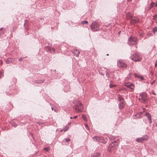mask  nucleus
Listing matches in <instances>:
<instances>
[{
  "instance_id": "38",
  "label": "nucleus",
  "mask_w": 157,
  "mask_h": 157,
  "mask_svg": "<svg viewBox=\"0 0 157 157\" xmlns=\"http://www.w3.org/2000/svg\"><path fill=\"white\" fill-rule=\"evenodd\" d=\"M106 139H105L104 140V141L103 142H102V143H106Z\"/></svg>"
},
{
  "instance_id": "42",
  "label": "nucleus",
  "mask_w": 157,
  "mask_h": 157,
  "mask_svg": "<svg viewBox=\"0 0 157 157\" xmlns=\"http://www.w3.org/2000/svg\"><path fill=\"white\" fill-rule=\"evenodd\" d=\"M99 74L101 75H103V74L102 73V72H100L99 73Z\"/></svg>"
},
{
  "instance_id": "9",
  "label": "nucleus",
  "mask_w": 157,
  "mask_h": 157,
  "mask_svg": "<svg viewBox=\"0 0 157 157\" xmlns=\"http://www.w3.org/2000/svg\"><path fill=\"white\" fill-rule=\"evenodd\" d=\"M119 140H115L113 142H111L109 145V147H114L116 145H117L118 144Z\"/></svg>"
},
{
  "instance_id": "8",
  "label": "nucleus",
  "mask_w": 157,
  "mask_h": 157,
  "mask_svg": "<svg viewBox=\"0 0 157 157\" xmlns=\"http://www.w3.org/2000/svg\"><path fill=\"white\" fill-rule=\"evenodd\" d=\"M148 137L147 135H145L142 137L137 138L136 141L138 142H142L145 140L147 139Z\"/></svg>"
},
{
  "instance_id": "29",
  "label": "nucleus",
  "mask_w": 157,
  "mask_h": 157,
  "mask_svg": "<svg viewBox=\"0 0 157 157\" xmlns=\"http://www.w3.org/2000/svg\"><path fill=\"white\" fill-rule=\"evenodd\" d=\"M116 86V85H114L113 84H109V87L110 88H112L113 87H115Z\"/></svg>"
},
{
  "instance_id": "18",
  "label": "nucleus",
  "mask_w": 157,
  "mask_h": 157,
  "mask_svg": "<svg viewBox=\"0 0 157 157\" xmlns=\"http://www.w3.org/2000/svg\"><path fill=\"white\" fill-rule=\"evenodd\" d=\"M100 155V154L99 152H96L91 155V157H99Z\"/></svg>"
},
{
  "instance_id": "15",
  "label": "nucleus",
  "mask_w": 157,
  "mask_h": 157,
  "mask_svg": "<svg viewBox=\"0 0 157 157\" xmlns=\"http://www.w3.org/2000/svg\"><path fill=\"white\" fill-rule=\"evenodd\" d=\"M101 138L100 137L97 136H94L93 138V139L94 141L96 142H100V140Z\"/></svg>"
},
{
  "instance_id": "43",
  "label": "nucleus",
  "mask_w": 157,
  "mask_h": 157,
  "mask_svg": "<svg viewBox=\"0 0 157 157\" xmlns=\"http://www.w3.org/2000/svg\"><path fill=\"white\" fill-rule=\"evenodd\" d=\"M2 61H1V60H0V63H2Z\"/></svg>"
},
{
  "instance_id": "17",
  "label": "nucleus",
  "mask_w": 157,
  "mask_h": 157,
  "mask_svg": "<svg viewBox=\"0 0 157 157\" xmlns=\"http://www.w3.org/2000/svg\"><path fill=\"white\" fill-rule=\"evenodd\" d=\"M14 59H13L11 58H8L6 61V63L7 64H10L12 63Z\"/></svg>"
},
{
  "instance_id": "30",
  "label": "nucleus",
  "mask_w": 157,
  "mask_h": 157,
  "mask_svg": "<svg viewBox=\"0 0 157 157\" xmlns=\"http://www.w3.org/2000/svg\"><path fill=\"white\" fill-rule=\"evenodd\" d=\"M11 124H12V125L13 126H14V127H16L17 126V124H15V123H14V122H12L11 123Z\"/></svg>"
},
{
  "instance_id": "34",
  "label": "nucleus",
  "mask_w": 157,
  "mask_h": 157,
  "mask_svg": "<svg viewBox=\"0 0 157 157\" xmlns=\"http://www.w3.org/2000/svg\"><path fill=\"white\" fill-rule=\"evenodd\" d=\"M153 19H157V15H156L153 16Z\"/></svg>"
},
{
  "instance_id": "3",
  "label": "nucleus",
  "mask_w": 157,
  "mask_h": 157,
  "mask_svg": "<svg viewBox=\"0 0 157 157\" xmlns=\"http://www.w3.org/2000/svg\"><path fill=\"white\" fill-rule=\"evenodd\" d=\"M140 98H139V100L141 102L144 103L147 102V98L146 93H143L140 94Z\"/></svg>"
},
{
  "instance_id": "35",
  "label": "nucleus",
  "mask_w": 157,
  "mask_h": 157,
  "mask_svg": "<svg viewBox=\"0 0 157 157\" xmlns=\"http://www.w3.org/2000/svg\"><path fill=\"white\" fill-rule=\"evenodd\" d=\"M152 34L151 33H148L147 34V36L148 37H150V36H152Z\"/></svg>"
},
{
  "instance_id": "31",
  "label": "nucleus",
  "mask_w": 157,
  "mask_h": 157,
  "mask_svg": "<svg viewBox=\"0 0 157 157\" xmlns=\"http://www.w3.org/2000/svg\"><path fill=\"white\" fill-rule=\"evenodd\" d=\"M65 140L66 142H68L71 141V140L69 138H66L65 139Z\"/></svg>"
},
{
  "instance_id": "37",
  "label": "nucleus",
  "mask_w": 157,
  "mask_h": 157,
  "mask_svg": "<svg viewBox=\"0 0 157 157\" xmlns=\"http://www.w3.org/2000/svg\"><path fill=\"white\" fill-rule=\"evenodd\" d=\"M22 58L21 57H20L19 58V59H18V60L19 61H21L22 60Z\"/></svg>"
},
{
  "instance_id": "49",
  "label": "nucleus",
  "mask_w": 157,
  "mask_h": 157,
  "mask_svg": "<svg viewBox=\"0 0 157 157\" xmlns=\"http://www.w3.org/2000/svg\"><path fill=\"white\" fill-rule=\"evenodd\" d=\"M156 126L157 127V124L156 125Z\"/></svg>"
},
{
  "instance_id": "28",
  "label": "nucleus",
  "mask_w": 157,
  "mask_h": 157,
  "mask_svg": "<svg viewBox=\"0 0 157 157\" xmlns=\"http://www.w3.org/2000/svg\"><path fill=\"white\" fill-rule=\"evenodd\" d=\"M105 73L106 76L108 78H109L110 77L109 75V72L108 71H105Z\"/></svg>"
},
{
  "instance_id": "27",
  "label": "nucleus",
  "mask_w": 157,
  "mask_h": 157,
  "mask_svg": "<svg viewBox=\"0 0 157 157\" xmlns=\"http://www.w3.org/2000/svg\"><path fill=\"white\" fill-rule=\"evenodd\" d=\"M88 23V22L87 21H83L81 22V23L82 24L84 25V24H87Z\"/></svg>"
},
{
  "instance_id": "21",
  "label": "nucleus",
  "mask_w": 157,
  "mask_h": 157,
  "mask_svg": "<svg viewBox=\"0 0 157 157\" xmlns=\"http://www.w3.org/2000/svg\"><path fill=\"white\" fill-rule=\"evenodd\" d=\"M154 75L153 73L152 72H150L149 74V76L151 78V79H152L153 77V75Z\"/></svg>"
},
{
  "instance_id": "46",
  "label": "nucleus",
  "mask_w": 157,
  "mask_h": 157,
  "mask_svg": "<svg viewBox=\"0 0 157 157\" xmlns=\"http://www.w3.org/2000/svg\"><path fill=\"white\" fill-rule=\"evenodd\" d=\"M54 111H55V112H56V109H54Z\"/></svg>"
},
{
  "instance_id": "44",
  "label": "nucleus",
  "mask_w": 157,
  "mask_h": 157,
  "mask_svg": "<svg viewBox=\"0 0 157 157\" xmlns=\"http://www.w3.org/2000/svg\"><path fill=\"white\" fill-rule=\"evenodd\" d=\"M70 118L71 119H72L73 118H72L71 117H70Z\"/></svg>"
},
{
  "instance_id": "13",
  "label": "nucleus",
  "mask_w": 157,
  "mask_h": 157,
  "mask_svg": "<svg viewBox=\"0 0 157 157\" xmlns=\"http://www.w3.org/2000/svg\"><path fill=\"white\" fill-rule=\"evenodd\" d=\"M145 116L149 120V122L151 124L152 122L151 117L150 115L148 113H146L145 114Z\"/></svg>"
},
{
  "instance_id": "40",
  "label": "nucleus",
  "mask_w": 157,
  "mask_h": 157,
  "mask_svg": "<svg viewBox=\"0 0 157 157\" xmlns=\"http://www.w3.org/2000/svg\"><path fill=\"white\" fill-rule=\"evenodd\" d=\"M131 73H130L128 75V76L127 77V78H129L130 77V75H131Z\"/></svg>"
},
{
  "instance_id": "11",
  "label": "nucleus",
  "mask_w": 157,
  "mask_h": 157,
  "mask_svg": "<svg viewBox=\"0 0 157 157\" xmlns=\"http://www.w3.org/2000/svg\"><path fill=\"white\" fill-rule=\"evenodd\" d=\"M45 48L48 52H50L51 53H54L55 52V49L54 48H50V47H45Z\"/></svg>"
},
{
  "instance_id": "48",
  "label": "nucleus",
  "mask_w": 157,
  "mask_h": 157,
  "mask_svg": "<svg viewBox=\"0 0 157 157\" xmlns=\"http://www.w3.org/2000/svg\"><path fill=\"white\" fill-rule=\"evenodd\" d=\"M107 56H108V55H109V54H107Z\"/></svg>"
},
{
  "instance_id": "32",
  "label": "nucleus",
  "mask_w": 157,
  "mask_h": 157,
  "mask_svg": "<svg viewBox=\"0 0 157 157\" xmlns=\"http://www.w3.org/2000/svg\"><path fill=\"white\" fill-rule=\"evenodd\" d=\"M85 127L86 128V129L89 130V129L88 126L87 124H85Z\"/></svg>"
},
{
  "instance_id": "14",
  "label": "nucleus",
  "mask_w": 157,
  "mask_h": 157,
  "mask_svg": "<svg viewBox=\"0 0 157 157\" xmlns=\"http://www.w3.org/2000/svg\"><path fill=\"white\" fill-rule=\"evenodd\" d=\"M134 75L136 78H140L141 81L144 80V77L141 75H140L136 73H134Z\"/></svg>"
},
{
  "instance_id": "36",
  "label": "nucleus",
  "mask_w": 157,
  "mask_h": 157,
  "mask_svg": "<svg viewBox=\"0 0 157 157\" xmlns=\"http://www.w3.org/2000/svg\"><path fill=\"white\" fill-rule=\"evenodd\" d=\"M155 82V80H154L152 82H151V85H152Z\"/></svg>"
},
{
  "instance_id": "39",
  "label": "nucleus",
  "mask_w": 157,
  "mask_h": 157,
  "mask_svg": "<svg viewBox=\"0 0 157 157\" xmlns=\"http://www.w3.org/2000/svg\"><path fill=\"white\" fill-rule=\"evenodd\" d=\"M152 92L153 94L154 95H156L154 91H152Z\"/></svg>"
},
{
  "instance_id": "33",
  "label": "nucleus",
  "mask_w": 157,
  "mask_h": 157,
  "mask_svg": "<svg viewBox=\"0 0 157 157\" xmlns=\"http://www.w3.org/2000/svg\"><path fill=\"white\" fill-rule=\"evenodd\" d=\"M3 76V74L2 72L0 71V78Z\"/></svg>"
},
{
  "instance_id": "2",
  "label": "nucleus",
  "mask_w": 157,
  "mask_h": 157,
  "mask_svg": "<svg viewBox=\"0 0 157 157\" xmlns=\"http://www.w3.org/2000/svg\"><path fill=\"white\" fill-rule=\"evenodd\" d=\"M91 29L93 31L95 32L99 30L100 25L95 22H93L90 26Z\"/></svg>"
},
{
  "instance_id": "25",
  "label": "nucleus",
  "mask_w": 157,
  "mask_h": 157,
  "mask_svg": "<svg viewBox=\"0 0 157 157\" xmlns=\"http://www.w3.org/2000/svg\"><path fill=\"white\" fill-rule=\"evenodd\" d=\"M118 99L119 100V101H121H121H123V98L122 97H121V96L119 97H118Z\"/></svg>"
},
{
  "instance_id": "45",
  "label": "nucleus",
  "mask_w": 157,
  "mask_h": 157,
  "mask_svg": "<svg viewBox=\"0 0 157 157\" xmlns=\"http://www.w3.org/2000/svg\"><path fill=\"white\" fill-rule=\"evenodd\" d=\"M52 110H53V107H52Z\"/></svg>"
},
{
  "instance_id": "20",
  "label": "nucleus",
  "mask_w": 157,
  "mask_h": 157,
  "mask_svg": "<svg viewBox=\"0 0 157 157\" xmlns=\"http://www.w3.org/2000/svg\"><path fill=\"white\" fill-rule=\"evenodd\" d=\"M5 31V30L4 29L1 28L0 29V35L3 34Z\"/></svg>"
},
{
  "instance_id": "22",
  "label": "nucleus",
  "mask_w": 157,
  "mask_h": 157,
  "mask_svg": "<svg viewBox=\"0 0 157 157\" xmlns=\"http://www.w3.org/2000/svg\"><path fill=\"white\" fill-rule=\"evenodd\" d=\"M68 127L66 126L63 128V129L61 130H60V132H62V131H64V132H65L68 129Z\"/></svg>"
},
{
  "instance_id": "4",
  "label": "nucleus",
  "mask_w": 157,
  "mask_h": 157,
  "mask_svg": "<svg viewBox=\"0 0 157 157\" xmlns=\"http://www.w3.org/2000/svg\"><path fill=\"white\" fill-rule=\"evenodd\" d=\"M137 41V38L134 36H131L128 39V43L129 45L134 44Z\"/></svg>"
},
{
  "instance_id": "7",
  "label": "nucleus",
  "mask_w": 157,
  "mask_h": 157,
  "mask_svg": "<svg viewBox=\"0 0 157 157\" xmlns=\"http://www.w3.org/2000/svg\"><path fill=\"white\" fill-rule=\"evenodd\" d=\"M124 85L126 87L130 88L131 90H133L134 89V85L130 82H125Z\"/></svg>"
},
{
  "instance_id": "41",
  "label": "nucleus",
  "mask_w": 157,
  "mask_h": 157,
  "mask_svg": "<svg viewBox=\"0 0 157 157\" xmlns=\"http://www.w3.org/2000/svg\"><path fill=\"white\" fill-rule=\"evenodd\" d=\"M77 117V116H75V117H73V118L75 119V118H76Z\"/></svg>"
},
{
  "instance_id": "5",
  "label": "nucleus",
  "mask_w": 157,
  "mask_h": 157,
  "mask_svg": "<svg viewBox=\"0 0 157 157\" xmlns=\"http://www.w3.org/2000/svg\"><path fill=\"white\" fill-rule=\"evenodd\" d=\"M117 66L121 68H126L127 67V64L122 60L120 59L117 61Z\"/></svg>"
},
{
  "instance_id": "23",
  "label": "nucleus",
  "mask_w": 157,
  "mask_h": 157,
  "mask_svg": "<svg viewBox=\"0 0 157 157\" xmlns=\"http://www.w3.org/2000/svg\"><path fill=\"white\" fill-rule=\"evenodd\" d=\"M50 149V148L49 147H45L44 148V150L46 151H49Z\"/></svg>"
},
{
  "instance_id": "12",
  "label": "nucleus",
  "mask_w": 157,
  "mask_h": 157,
  "mask_svg": "<svg viewBox=\"0 0 157 157\" xmlns=\"http://www.w3.org/2000/svg\"><path fill=\"white\" fill-rule=\"evenodd\" d=\"M72 52L73 53L74 55L76 57H78L80 54V51L77 49H75L72 50Z\"/></svg>"
},
{
  "instance_id": "1",
  "label": "nucleus",
  "mask_w": 157,
  "mask_h": 157,
  "mask_svg": "<svg viewBox=\"0 0 157 157\" xmlns=\"http://www.w3.org/2000/svg\"><path fill=\"white\" fill-rule=\"evenodd\" d=\"M73 102L75 105L74 108L77 113L81 112L83 109V107L81 103L78 100H75Z\"/></svg>"
},
{
  "instance_id": "6",
  "label": "nucleus",
  "mask_w": 157,
  "mask_h": 157,
  "mask_svg": "<svg viewBox=\"0 0 157 157\" xmlns=\"http://www.w3.org/2000/svg\"><path fill=\"white\" fill-rule=\"evenodd\" d=\"M131 59L136 62L140 61L141 60L140 57L137 53L133 54Z\"/></svg>"
},
{
  "instance_id": "10",
  "label": "nucleus",
  "mask_w": 157,
  "mask_h": 157,
  "mask_svg": "<svg viewBox=\"0 0 157 157\" xmlns=\"http://www.w3.org/2000/svg\"><path fill=\"white\" fill-rule=\"evenodd\" d=\"M139 21V19L138 18L135 17L132 18L130 20V22L131 24H134L135 23H138Z\"/></svg>"
},
{
  "instance_id": "47",
  "label": "nucleus",
  "mask_w": 157,
  "mask_h": 157,
  "mask_svg": "<svg viewBox=\"0 0 157 157\" xmlns=\"http://www.w3.org/2000/svg\"><path fill=\"white\" fill-rule=\"evenodd\" d=\"M69 124H71V123H70V122L69 123Z\"/></svg>"
},
{
  "instance_id": "24",
  "label": "nucleus",
  "mask_w": 157,
  "mask_h": 157,
  "mask_svg": "<svg viewBox=\"0 0 157 157\" xmlns=\"http://www.w3.org/2000/svg\"><path fill=\"white\" fill-rule=\"evenodd\" d=\"M157 31V27H155V28L153 29L152 31L155 33V32Z\"/></svg>"
},
{
  "instance_id": "19",
  "label": "nucleus",
  "mask_w": 157,
  "mask_h": 157,
  "mask_svg": "<svg viewBox=\"0 0 157 157\" xmlns=\"http://www.w3.org/2000/svg\"><path fill=\"white\" fill-rule=\"evenodd\" d=\"M126 17L127 19H131L132 17V16L131 15V13H130L128 12V13L126 14Z\"/></svg>"
},
{
  "instance_id": "16",
  "label": "nucleus",
  "mask_w": 157,
  "mask_h": 157,
  "mask_svg": "<svg viewBox=\"0 0 157 157\" xmlns=\"http://www.w3.org/2000/svg\"><path fill=\"white\" fill-rule=\"evenodd\" d=\"M124 106V104L123 103V101L120 102L119 104V108L120 109H122Z\"/></svg>"
},
{
  "instance_id": "26",
  "label": "nucleus",
  "mask_w": 157,
  "mask_h": 157,
  "mask_svg": "<svg viewBox=\"0 0 157 157\" xmlns=\"http://www.w3.org/2000/svg\"><path fill=\"white\" fill-rule=\"evenodd\" d=\"M82 118L85 121H87V119L86 117V116L85 115H82Z\"/></svg>"
}]
</instances>
